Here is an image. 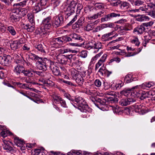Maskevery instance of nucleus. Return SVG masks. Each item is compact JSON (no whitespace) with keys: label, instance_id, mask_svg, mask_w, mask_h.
Segmentation results:
<instances>
[{"label":"nucleus","instance_id":"obj_1","mask_svg":"<svg viewBox=\"0 0 155 155\" xmlns=\"http://www.w3.org/2000/svg\"><path fill=\"white\" fill-rule=\"evenodd\" d=\"M41 25L43 28H41L38 29V33L41 35L47 34L45 29L50 30L52 28L53 23L51 17H48L44 19L42 21Z\"/></svg>","mask_w":155,"mask_h":155},{"label":"nucleus","instance_id":"obj_2","mask_svg":"<svg viewBox=\"0 0 155 155\" xmlns=\"http://www.w3.org/2000/svg\"><path fill=\"white\" fill-rule=\"evenodd\" d=\"M52 61L46 58L41 57L36 62L37 67L40 70L43 71H46L47 68L50 66Z\"/></svg>","mask_w":155,"mask_h":155},{"label":"nucleus","instance_id":"obj_3","mask_svg":"<svg viewBox=\"0 0 155 155\" xmlns=\"http://www.w3.org/2000/svg\"><path fill=\"white\" fill-rule=\"evenodd\" d=\"M75 101L79 106V109L83 113H87L91 112V109L89 107L85 100L82 97H78L75 98Z\"/></svg>","mask_w":155,"mask_h":155},{"label":"nucleus","instance_id":"obj_4","mask_svg":"<svg viewBox=\"0 0 155 155\" xmlns=\"http://www.w3.org/2000/svg\"><path fill=\"white\" fill-rule=\"evenodd\" d=\"M155 7V5L152 3H147V5L140 7L139 8L132 9L130 10V12L131 13H140L142 12L148 13L152 11Z\"/></svg>","mask_w":155,"mask_h":155},{"label":"nucleus","instance_id":"obj_5","mask_svg":"<svg viewBox=\"0 0 155 155\" xmlns=\"http://www.w3.org/2000/svg\"><path fill=\"white\" fill-rule=\"evenodd\" d=\"M74 6L70 5V4H67L64 3L61 7V9L65 12V18H67L68 17L74 13Z\"/></svg>","mask_w":155,"mask_h":155},{"label":"nucleus","instance_id":"obj_6","mask_svg":"<svg viewBox=\"0 0 155 155\" xmlns=\"http://www.w3.org/2000/svg\"><path fill=\"white\" fill-rule=\"evenodd\" d=\"M85 73L86 72H84L81 75L78 72H76L72 75L73 79L75 80L76 82L80 85H81L84 82V79L83 77H85Z\"/></svg>","mask_w":155,"mask_h":155},{"label":"nucleus","instance_id":"obj_7","mask_svg":"<svg viewBox=\"0 0 155 155\" xmlns=\"http://www.w3.org/2000/svg\"><path fill=\"white\" fill-rule=\"evenodd\" d=\"M121 16L119 13H116L115 12L110 13L106 15L104 17H102L101 18V20L102 22L109 21L113 19L114 18L117 17H120Z\"/></svg>","mask_w":155,"mask_h":155},{"label":"nucleus","instance_id":"obj_8","mask_svg":"<svg viewBox=\"0 0 155 155\" xmlns=\"http://www.w3.org/2000/svg\"><path fill=\"white\" fill-rule=\"evenodd\" d=\"M117 34L116 33L115 31L114 30L103 35L102 39L103 41H108L112 40L113 38L117 37Z\"/></svg>","mask_w":155,"mask_h":155},{"label":"nucleus","instance_id":"obj_9","mask_svg":"<svg viewBox=\"0 0 155 155\" xmlns=\"http://www.w3.org/2000/svg\"><path fill=\"white\" fill-rule=\"evenodd\" d=\"M53 25L55 27H58L61 26L64 22V17L61 15H59L54 18Z\"/></svg>","mask_w":155,"mask_h":155},{"label":"nucleus","instance_id":"obj_10","mask_svg":"<svg viewBox=\"0 0 155 155\" xmlns=\"http://www.w3.org/2000/svg\"><path fill=\"white\" fill-rule=\"evenodd\" d=\"M23 43L22 39L21 38L18 40H15L12 41L10 44V46L13 50H16L22 46L21 44Z\"/></svg>","mask_w":155,"mask_h":155},{"label":"nucleus","instance_id":"obj_11","mask_svg":"<svg viewBox=\"0 0 155 155\" xmlns=\"http://www.w3.org/2000/svg\"><path fill=\"white\" fill-rule=\"evenodd\" d=\"M6 126L0 124V129L2 131L0 133L1 135L3 138H5L8 135H11L12 134L8 130H7Z\"/></svg>","mask_w":155,"mask_h":155},{"label":"nucleus","instance_id":"obj_12","mask_svg":"<svg viewBox=\"0 0 155 155\" xmlns=\"http://www.w3.org/2000/svg\"><path fill=\"white\" fill-rule=\"evenodd\" d=\"M154 84V83L152 82H150L148 83H145L141 85H140L139 86H137L134 87H133V89H137L138 87L140 88H141L143 89H148V88L151 87L153 86Z\"/></svg>","mask_w":155,"mask_h":155},{"label":"nucleus","instance_id":"obj_13","mask_svg":"<svg viewBox=\"0 0 155 155\" xmlns=\"http://www.w3.org/2000/svg\"><path fill=\"white\" fill-rule=\"evenodd\" d=\"M107 56V55L106 54H104L100 59L98 62L95 65V70H97L98 68L102 65H104V63L105 61Z\"/></svg>","mask_w":155,"mask_h":155},{"label":"nucleus","instance_id":"obj_14","mask_svg":"<svg viewBox=\"0 0 155 155\" xmlns=\"http://www.w3.org/2000/svg\"><path fill=\"white\" fill-rule=\"evenodd\" d=\"M1 58V62L5 66H7L10 64L11 58L9 55L4 56L3 57H0Z\"/></svg>","mask_w":155,"mask_h":155},{"label":"nucleus","instance_id":"obj_15","mask_svg":"<svg viewBox=\"0 0 155 155\" xmlns=\"http://www.w3.org/2000/svg\"><path fill=\"white\" fill-rule=\"evenodd\" d=\"M57 58L58 62L60 64H66L68 61L67 55L65 56L64 55L59 54L57 56Z\"/></svg>","mask_w":155,"mask_h":155},{"label":"nucleus","instance_id":"obj_16","mask_svg":"<svg viewBox=\"0 0 155 155\" xmlns=\"http://www.w3.org/2000/svg\"><path fill=\"white\" fill-rule=\"evenodd\" d=\"M50 68L53 74L55 76H58L61 74V73L59 70V68L57 66H55L53 62L52 61Z\"/></svg>","mask_w":155,"mask_h":155},{"label":"nucleus","instance_id":"obj_17","mask_svg":"<svg viewBox=\"0 0 155 155\" xmlns=\"http://www.w3.org/2000/svg\"><path fill=\"white\" fill-rule=\"evenodd\" d=\"M135 101L132 98L124 99L121 100L119 101L120 104L122 106H126L130 104L131 102Z\"/></svg>","mask_w":155,"mask_h":155},{"label":"nucleus","instance_id":"obj_18","mask_svg":"<svg viewBox=\"0 0 155 155\" xmlns=\"http://www.w3.org/2000/svg\"><path fill=\"white\" fill-rule=\"evenodd\" d=\"M14 142L16 145L20 147L21 150L24 149L23 141L21 139H20L18 137H15L14 139Z\"/></svg>","mask_w":155,"mask_h":155},{"label":"nucleus","instance_id":"obj_19","mask_svg":"<svg viewBox=\"0 0 155 155\" xmlns=\"http://www.w3.org/2000/svg\"><path fill=\"white\" fill-rule=\"evenodd\" d=\"M51 97L52 98V101L54 103L59 104L60 103V100L62 98L58 94L53 93L51 95Z\"/></svg>","mask_w":155,"mask_h":155},{"label":"nucleus","instance_id":"obj_20","mask_svg":"<svg viewBox=\"0 0 155 155\" xmlns=\"http://www.w3.org/2000/svg\"><path fill=\"white\" fill-rule=\"evenodd\" d=\"M69 36L72 39L76 41H81L83 40L82 36L75 33H72Z\"/></svg>","mask_w":155,"mask_h":155},{"label":"nucleus","instance_id":"obj_21","mask_svg":"<svg viewBox=\"0 0 155 155\" xmlns=\"http://www.w3.org/2000/svg\"><path fill=\"white\" fill-rule=\"evenodd\" d=\"M145 30L144 25L143 24L134 28V32H136L138 34H141L144 32Z\"/></svg>","mask_w":155,"mask_h":155},{"label":"nucleus","instance_id":"obj_22","mask_svg":"<svg viewBox=\"0 0 155 155\" xmlns=\"http://www.w3.org/2000/svg\"><path fill=\"white\" fill-rule=\"evenodd\" d=\"M104 12L101 11L97 14L94 15H93L88 17V19L90 20L95 19L98 18H100L104 15Z\"/></svg>","mask_w":155,"mask_h":155},{"label":"nucleus","instance_id":"obj_23","mask_svg":"<svg viewBox=\"0 0 155 155\" xmlns=\"http://www.w3.org/2000/svg\"><path fill=\"white\" fill-rule=\"evenodd\" d=\"M34 72V70L30 68V69L24 70V69L22 73L24 75L26 76L29 77H32L33 76V72Z\"/></svg>","mask_w":155,"mask_h":155},{"label":"nucleus","instance_id":"obj_24","mask_svg":"<svg viewBox=\"0 0 155 155\" xmlns=\"http://www.w3.org/2000/svg\"><path fill=\"white\" fill-rule=\"evenodd\" d=\"M131 4L135 6H139L142 5L144 2L141 0H128Z\"/></svg>","mask_w":155,"mask_h":155},{"label":"nucleus","instance_id":"obj_25","mask_svg":"<svg viewBox=\"0 0 155 155\" xmlns=\"http://www.w3.org/2000/svg\"><path fill=\"white\" fill-rule=\"evenodd\" d=\"M43 9L40 4L38 3L36 4L33 7V12L34 13H37Z\"/></svg>","mask_w":155,"mask_h":155},{"label":"nucleus","instance_id":"obj_26","mask_svg":"<svg viewBox=\"0 0 155 155\" xmlns=\"http://www.w3.org/2000/svg\"><path fill=\"white\" fill-rule=\"evenodd\" d=\"M3 148L4 150L9 151H11L13 150L12 147L9 145L8 142L5 140H3Z\"/></svg>","mask_w":155,"mask_h":155},{"label":"nucleus","instance_id":"obj_27","mask_svg":"<svg viewBox=\"0 0 155 155\" xmlns=\"http://www.w3.org/2000/svg\"><path fill=\"white\" fill-rule=\"evenodd\" d=\"M24 69V68L22 66L18 65L15 67L14 71L17 74H20L21 72L22 73Z\"/></svg>","mask_w":155,"mask_h":155},{"label":"nucleus","instance_id":"obj_28","mask_svg":"<svg viewBox=\"0 0 155 155\" xmlns=\"http://www.w3.org/2000/svg\"><path fill=\"white\" fill-rule=\"evenodd\" d=\"M68 61H69L70 63H74V61H77V58L76 56L72 54L67 55Z\"/></svg>","mask_w":155,"mask_h":155},{"label":"nucleus","instance_id":"obj_29","mask_svg":"<svg viewBox=\"0 0 155 155\" xmlns=\"http://www.w3.org/2000/svg\"><path fill=\"white\" fill-rule=\"evenodd\" d=\"M143 104H135L131 106V108L137 112H140V110Z\"/></svg>","mask_w":155,"mask_h":155},{"label":"nucleus","instance_id":"obj_30","mask_svg":"<svg viewBox=\"0 0 155 155\" xmlns=\"http://www.w3.org/2000/svg\"><path fill=\"white\" fill-rule=\"evenodd\" d=\"M132 75L131 74H127L125 76L124 81V82L127 83L131 82L133 81H135V78L132 79Z\"/></svg>","mask_w":155,"mask_h":155},{"label":"nucleus","instance_id":"obj_31","mask_svg":"<svg viewBox=\"0 0 155 155\" xmlns=\"http://www.w3.org/2000/svg\"><path fill=\"white\" fill-rule=\"evenodd\" d=\"M94 24L92 23H89L87 24L85 27L84 30L87 31H90L93 30L94 28Z\"/></svg>","mask_w":155,"mask_h":155},{"label":"nucleus","instance_id":"obj_32","mask_svg":"<svg viewBox=\"0 0 155 155\" xmlns=\"http://www.w3.org/2000/svg\"><path fill=\"white\" fill-rule=\"evenodd\" d=\"M130 42L132 44H134L136 46H139L140 44L137 37L133 36V38L131 40Z\"/></svg>","mask_w":155,"mask_h":155},{"label":"nucleus","instance_id":"obj_33","mask_svg":"<svg viewBox=\"0 0 155 155\" xmlns=\"http://www.w3.org/2000/svg\"><path fill=\"white\" fill-rule=\"evenodd\" d=\"M134 94L137 97H140L141 96L144 98H145L146 97L145 96L144 94L142 95V92L141 91H139L138 89L135 90L134 92Z\"/></svg>","mask_w":155,"mask_h":155},{"label":"nucleus","instance_id":"obj_34","mask_svg":"<svg viewBox=\"0 0 155 155\" xmlns=\"http://www.w3.org/2000/svg\"><path fill=\"white\" fill-rule=\"evenodd\" d=\"M149 18L148 16H145L144 15H139L138 16L137 20L140 21H144L149 19Z\"/></svg>","mask_w":155,"mask_h":155},{"label":"nucleus","instance_id":"obj_35","mask_svg":"<svg viewBox=\"0 0 155 155\" xmlns=\"http://www.w3.org/2000/svg\"><path fill=\"white\" fill-rule=\"evenodd\" d=\"M91 47L92 48L99 50L102 48L101 43L99 42H95L94 45L91 46Z\"/></svg>","mask_w":155,"mask_h":155},{"label":"nucleus","instance_id":"obj_36","mask_svg":"<svg viewBox=\"0 0 155 155\" xmlns=\"http://www.w3.org/2000/svg\"><path fill=\"white\" fill-rule=\"evenodd\" d=\"M7 30L12 35H15L16 32L15 28L12 26H9L8 27Z\"/></svg>","mask_w":155,"mask_h":155},{"label":"nucleus","instance_id":"obj_37","mask_svg":"<svg viewBox=\"0 0 155 155\" xmlns=\"http://www.w3.org/2000/svg\"><path fill=\"white\" fill-rule=\"evenodd\" d=\"M28 31L32 32L35 30L34 26L33 25H27L24 27Z\"/></svg>","mask_w":155,"mask_h":155},{"label":"nucleus","instance_id":"obj_38","mask_svg":"<svg viewBox=\"0 0 155 155\" xmlns=\"http://www.w3.org/2000/svg\"><path fill=\"white\" fill-rule=\"evenodd\" d=\"M110 4L114 6H116L120 4V2L118 0H107Z\"/></svg>","mask_w":155,"mask_h":155},{"label":"nucleus","instance_id":"obj_39","mask_svg":"<svg viewBox=\"0 0 155 155\" xmlns=\"http://www.w3.org/2000/svg\"><path fill=\"white\" fill-rule=\"evenodd\" d=\"M106 100L104 99H101L100 98H97L96 100V103L97 104H99L100 105H104L105 104Z\"/></svg>","mask_w":155,"mask_h":155},{"label":"nucleus","instance_id":"obj_40","mask_svg":"<svg viewBox=\"0 0 155 155\" xmlns=\"http://www.w3.org/2000/svg\"><path fill=\"white\" fill-rule=\"evenodd\" d=\"M49 0H41L40 3H38L41 5L44 8H45L47 7V5L48 2Z\"/></svg>","mask_w":155,"mask_h":155},{"label":"nucleus","instance_id":"obj_41","mask_svg":"<svg viewBox=\"0 0 155 155\" xmlns=\"http://www.w3.org/2000/svg\"><path fill=\"white\" fill-rule=\"evenodd\" d=\"M129 4L128 3L125 2H122L120 4V7L122 9H127L129 7Z\"/></svg>","mask_w":155,"mask_h":155},{"label":"nucleus","instance_id":"obj_42","mask_svg":"<svg viewBox=\"0 0 155 155\" xmlns=\"http://www.w3.org/2000/svg\"><path fill=\"white\" fill-rule=\"evenodd\" d=\"M106 70L104 66H102L99 70L98 72L102 76H104L106 73Z\"/></svg>","mask_w":155,"mask_h":155},{"label":"nucleus","instance_id":"obj_43","mask_svg":"<svg viewBox=\"0 0 155 155\" xmlns=\"http://www.w3.org/2000/svg\"><path fill=\"white\" fill-rule=\"evenodd\" d=\"M29 58L32 60L35 59L37 61L41 58L39 57L38 56L31 53L29 54Z\"/></svg>","mask_w":155,"mask_h":155},{"label":"nucleus","instance_id":"obj_44","mask_svg":"<svg viewBox=\"0 0 155 155\" xmlns=\"http://www.w3.org/2000/svg\"><path fill=\"white\" fill-rule=\"evenodd\" d=\"M35 48H36L38 51H41L42 53H45V51L43 49L42 45L41 44H39L38 45H36L35 46Z\"/></svg>","mask_w":155,"mask_h":155},{"label":"nucleus","instance_id":"obj_45","mask_svg":"<svg viewBox=\"0 0 155 155\" xmlns=\"http://www.w3.org/2000/svg\"><path fill=\"white\" fill-rule=\"evenodd\" d=\"M80 56L82 58H86L87 55V51L86 50L82 51L80 53Z\"/></svg>","mask_w":155,"mask_h":155},{"label":"nucleus","instance_id":"obj_46","mask_svg":"<svg viewBox=\"0 0 155 155\" xmlns=\"http://www.w3.org/2000/svg\"><path fill=\"white\" fill-rule=\"evenodd\" d=\"M43 149H37L34 150V155H44L42 153Z\"/></svg>","mask_w":155,"mask_h":155},{"label":"nucleus","instance_id":"obj_47","mask_svg":"<svg viewBox=\"0 0 155 155\" xmlns=\"http://www.w3.org/2000/svg\"><path fill=\"white\" fill-rule=\"evenodd\" d=\"M57 38H53L51 39V44L52 45H54V46L57 47L58 46V44H57Z\"/></svg>","mask_w":155,"mask_h":155},{"label":"nucleus","instance_id":"obj_48","mask_svg":"<svg viewBox=\"0 0 155 155\" xmlns=\"http://www.w3.org/2000/svg\"><path fill=\"white\" fill-rule=\"evenodd\" d=\"M112 109L113 110L114 112L116 114L118 113L120 110L119 107L118 106L112 107Z\"/></svg>","mask_w":155,"mask_h":155},{"label":"nucleus","instance_id":"obj_49","mask_svg":"<svg viewBox=\"0 0 155 155\" xmlns=\"http://www.w3.org/2000/svg\"><path fill=\"white\" fill-rule=\"evenodd\" d=\"M141 107V108L140 111V112H139V113L143 114L146 113L147 111V110L146 109V107L145 106H143V105Z\"/></svg>","mask_w":155,"mask_h":155},{"label":"nucleus","instance_id":"obj_50","mask_svg":"<svg viewBox=\"0 0 155 155\" xmlns=\"http://www.w3.org/2000/svg\"><path fill=\"white\" fill-rule=\"evenodd\" d=\"M119 50H120V51L119 52L117 51V52H115V54H117L121 55L123 56H124L125 57L126 53L125 51L124 50H121L120 49H119Z\"/></svg>","mask_w":155,"mask_h":155},{"label":"nucleus","instance_id":"obj_51","mask_svg":"<svg viewBox=\"0 0 155 155\" xmlns=\"http://www.w3.org/2000/svg\"><path fill=\"white\" fill-rule=\"evenodd\" d=\"M64 96L71 101H74V100L72 98L69 94L67 93H65L64 95Z\"/></svg>","mask_w":155,"mask_h":155},{"label":"nucleus","instance_id":"obj_52","mask_svg":"<svg viewBox=\"0 0 155 155\" xmlns=\"http://www.w3.org/2000/svg\"><path fill=\"white\" fill-rule=\"evenodd\" d=\"M11 18L12 20H13L15 21H18L19 20V18L18 16L16 15L12 14L11 16Z\"/></svg>","mask_w":155,"mask_h":155},{"label":"nucleus","instance_id":"obj_53","mask_svg":"<svg viewBox=\"0 0 155 155\" xmlns=\"http://www.w3.org/2000/svg\"><path fill=\"white\" fill-rule=\"evenodd\" d=\"M64 53H67L68 52L74 53H78L77 51H76L75 50H71L69 48L64 49Z\"/></svg>","mask_w":155,"mask_h":155},{"label":"nucleus","instance_id":"obj_54","mask_svg":"<svg viewBox=\"0 0 155 155\" xmlns=\"http://www.w3.org/2000/svg\"><path fill=\"white\" fill-rule=\"evenodd\" d=\"M44 85L47 86H51L54 85V83L51 81H45Z\"/></svg>","mask_w":155,"mask_h":155},{"label":"nucleus","instance_id":"obj_55","mask_svg":"<svg viewBox=\"0 0 155 155\" xmlns=\"http://www.w3.org/2000/svg\"><path fill=\"white\" fill-rule=\"evenodd\" d=\"M59 81L61 82H64V83L69 85L72 86L74 85L72 83L68 81H65L61 79H59Z\"/></svg>","mask_w":155,"mask_h":155},{"label":"nucleus","instance_id":"obj_56","mask_svg":"<svg viewBox=\"0 0 155 155\" xmlns=\"http://www.w3.org/2000/svg\"><path fill=\"white\" fill-rule=\"evenodd\" d=\"M28 17V20L31 23H32L34 22V18L33 15L31 14L29 15V14L27 15Z\"/></svg>","mask_w":155,"mask_h":155},{"label":"nucleus","instance_id":"obj_57","mask_svg":"<svg viewBox=\"0 0 155 155\" xmlns=\"http://www.w3.org/2000/svg\"><path fill=\"white\" fill-rule=\"evenodd\" d=\"M25 82L28 84H38L37 83H35L32 81L30 78H26L25 80Z\"/></svg>","mask_w":155,"mask_h":155},{"label":"nucleus","instance_id":"obj_58","mask_svg":"<svg viewBox=\"0 0 155 155\" xmlns=\"http://www.w3.org/2000/svg\"><path fill=\"white\" fill-rule=\"evenodd\" d=\"M51 2L54 7H56L58 6L60 3L59 0H51Z\"/></svg>","mask_w":155,"mask_h":155},{"label":"nucleus","instance_id":"obj_59","mask_svg":"<svg viewBox=\"0 0 155 155\" xmlns=\"http://www.w3.org/2000/svg\"><path fill=\"white\" fill-rule=\"evenodd\" d=\"M60 103L61 104V106L63 107H67L65 101L62 98L60 100Z\"/></svg>","mask_w":155,"mask_h":155},{"label":"nucleus","instance_id":"obj_60","mask_svg":"<svg viewBox=\"0 0 155 155\" xmlns=\"http://www.w3.org/2000/svg\"><path fill=\"white\" fill-rule=\"evenodd\" d=\"M95 85L97 87H100L101 84V81L98 79H96L94 81Z\"/></svg>","mask_w":155,"mask_h":155},{"label":"nucleus","instance_id":"obj_61","mask_svg":"<svg viewBox=\"0 0 155 155\" xmlns=\"http://www.w3.org/2000/svg\"><path fill=\"white\" fill-rule=\"evenodd\" d=\"M23 16L25 15L28 12V10L25 8L22 9L21 11Z\"/></svg>","mask_w":155,"mask_h":155},{"label":"nucleus","instance_id":"obj_62","mask_svg":"<svg viewBox=\"0 0 155 155\" xmlns=\"http://www.w3.org/2000/svg\"><path fill=\"white\" fill-rule=\"evenodd\" d=\"M123 84L121 81H120V82L118 84H116L115 85L116 88L117 89H120L123 86Z\"/></svg>","mask_w":155,"mask_h":155},{"label":"nucleus","instance_id":"obj_63","mask_svg":"<svg viewBox=\"0 0 155 155\" xmlns=\"http://www.w3.org/2000/svg\"><path fill=\"white\" fill-rule=\"evenodd\" d=\"M69 2H70V5L75 6L77 4V0H70Z\"/></svg>","mask_w":155,"mask_h":155},{"label":"nucleus","instance_id":"obj_64","mask_svg":"<svg viewBox=\"0 0 155 155\" xmlns=\"http://www.w3.org/2000/svg\"><path fill=\"white\" fill-rule=\"evenodd\" d=\"M103 29V28L101 26H97L96 27L95 30H94L93 31L94 32H97L102 30Z\"/></svg>","mask_w":155,"mask_h":155}]
</instances>
